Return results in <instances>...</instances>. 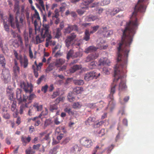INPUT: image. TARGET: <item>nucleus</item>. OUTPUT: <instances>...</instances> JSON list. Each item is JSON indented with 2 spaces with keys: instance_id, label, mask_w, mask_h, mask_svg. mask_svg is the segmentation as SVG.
Here are the masks:
<instances>
[{
  "instance_id": "obj_35",
  "label": "nucleus",
  "mask_w": 154,
  "mask_h": 154,
  "mask_svg": "<svg viewBox=\"0 0 154 154\" xmlns=\"http://www.w3.org/2000/svg\"><path fill=\"white\" fill-rule=\"evenodd\" d=\"M13 21L14 18L11 15H10L8 22L10 23L12 27L13 28H15V23Z\"/></svg>"
},
{
  "instance_id": "obj_57",
  "label": "nucleus",
  "mask_w": 154,
  "mask_h": 154,
  "mask_svg": "<svg viewBox=\"0 0 154 154\" xmlns=\"http://www.w3.org/2000/svg\"><path fill=\"white\" fill-rule=\"evenodd\" d=\"M65 31L66 33H70L72 31V27L71 26L69 25L68 27L65 29Z\"/></svg>"
},
{
  "instance_id": "obj_64",
  "label": "nucleus",
  "mask_w": 154,
  "mask_h": 154,
  "mask_svg": "<svg viewBox=\"0 0 154 154\" xmlns=\"http://www.w3.org/2000/svg\"><path fill=\"white\" fill-rule=\"evenodd\" d=\"M65 99V98L63 97H59L57 98L56 100V101L57 103H58L60 101H63Z\"/></svg>"
},
{
  "instance_id": "obj_62",
  "label": "nucleus",
  "mask_w": 154,
  "mask_h": 154,
  "mask_svg": "<svg viewBox=\"0 0 154 154\" xmlns=\"http://www.w3.org/2000/svg\"><path fill=\"white\" fill-rule=\"evenodd\" d=\"M103 72L106 74H108L109 73V70L106 67H104L103 68Z\"/></svg>"
},
{
  "instance_id": "obj_31",
  "label": "nucleus",
  "mask_w": 154,
  "mask_h": 154,
  "mask_svg": "<svg viewBox=\"0 0 154 154\" xmlns=\"http://www.w3.org/2000/svg\"><path fill=\"white\" fill-rule=\"evenodd\" d=\"M95 120V119L94 118L91 117H90L85 122V124L87 125H91Z\"/></svg>"
},
{
  "instance_id": "obj_10",
  "label": "nucleus",
  "mask_w": 154,
  "mask_h": 154,
  "mask_svg": "<svg viewBox=\"0 0 154 154\" xmlns=\"http://www.w3.org/2000/svg\"><path fill=\"white\" fill-rule=\"evenodd\" d=\"M96 73L95 72H92L87 73L85 76L84 79L86 81L92 80L96 77Z\"/></svg>"
},
{
  "instance_id": "obj_21",
  "label": "nucleus",
  "mask_w": 154,
  "mask_h": 154,
  "mask_svg": "<svg viewBox=\"0 0 154 154\" xmlns=\"http://www.w3.org/2000/svg\"><path fill=\"white\" fill-rule=\"evenodd\" d=\"M127 88V87L125 85V81L124 80H121L119 85V94L121 91L125 90Z\"/></svg>"
},
{
  "instance_id": "obj_56",
  "label": "nucleus",
  "mask_w": 154,
  "mask_h": 154,
  "mask_svg": "<svg viewBox=\"0 0 154 154\" xmlns=\"http://www.w3.org/2000/svg\"><path fill=\"white\" fill-rule=\"evenodd\" d=\"M48 86L47 85H45L42 87L41 90L44 93H45L48 89Z\"/></svg>"
},
{
  "instance_id": "obj_23",
  "label": "nucleus",
  "mask_w": 154,
  "mask_h": 154,
  "mask_svg": "<svg viewBox=\"0 0 154 154\" xmlns=\"http://www.w3.org/2000/svg\"><path fill=\"white\" fill-rule=\"evenodd\" d=\"M98 41H100V42L101 44V45H100V46H99V44L98 47H97V48H100L101 49H106L108 47V46L107 45H104L103 44H102V43H105V41L104 40L102 39L100 40V38L99 39H98Z\"/></svg>"
},
{
  "instance_id": "obj_38",
  "label": "nucleus",
  "mask_w": 154,
  "mask_h": 154,
  "mask_svg": "<svg viewBox=\"0 0 154 154\" xmlns=\"http://www.w3.org/2000/svg\"><path fill=\"white\" fill-rule=\"evenodd\" d=\"M61 29L60 28H57V30L56 33L55 35V38H59L61 36Z\"/></svg>"
},
{
  "instance_id": "obj_32",
  "label": "nucleus",
  "mask_w": 154,
  "mask_h": 154,
  "mask_svg": "<svg viewBox=\"0 0 154 154\" xmlns=\"http://www.w3.org/2000/svg\"><path fill=\"white\" fill-rule=\"evenodd\" d=\"M96 49V48L95 47L93 46H91L86 48L85 50V52L87 53H88L90 52L95 51Z\"/></svg>"
},
{
  "instance_id": "obj_41",
  "label": "nucleus",
  "mask_w": 154,
  "mask_h": 154,
  "mask_svg": "<svg viewBox=\"0 0 154 154\" xmlns=\"http://www.w3.org/2000/svg\"><path fill=\"white\" fill-rule=\"evenodd\" d=\"M105 105V104L104 102L101 101L98 103V108L97 109V110L99 109H101Z\"/></svg>"
},
{
  "instance_id": "obj_48",
  "label": "nucleus",
  "mask_w": 154,
  "mask_h": 154,
  "mask_svg": "<svg viewBox=\"0 0 154 154\" xmlns=\"http://www.w3.org/2000/svg\"><path fill=\"white\" fill-rule=\"evenodd\" d=\"M52 123L51 120L50 119H48L46 120L44 123V126L46 127L48 125L51 124Z\"/></svg>"
},
{
  "instance_id": "obj_33",
  "label": "nucleus",
  "mask_w": 154,
  "mask_h": 154,
  "mask_svg": "<svg viewBox=\"0 0 154 154\" xmlns=\"http://www.w3.org/2000/svg\"><path fill=\"white\" fill-rule=\"evenodd\" d=\"M19 2L18 1L16 0L15 4L14 6V9L15 11H17L16 14L19 13Z\"/></svg>"
},
{
  "instance_id": "obj_42",
  "label": "nucleus",
  "mask_w": 154,
  "mask_h": 154,
  "mask_svg": "<svg viewBox=\"0 0 154 154\" xmlns=\"http://www.w3.org/2000/svg\"><path fill=\"white\" fill-rule=\"evenodd\" d=\"M96 17L95 16L90 15L86 18V20L88 21H92L96 20Z\"/></svg>"
},
{
  "instance_id": "obj_30",
  "label": "nucleus",
  "mask_w": 154,
  "mask_h": 154,
  "mask_svg": "<svg viewBox=\"0 0 154 154\" xmlns=\"http://www.w3.org/2000/svg\"><path fill=\"white\" fill-rule=\"evenodd\" d=\"M33 107L35 109H36L37 111H39L42 110L43 106L42 105H39L38 103H35L33 105Z\"/></svg>"
},
{
  "instance_id": "obj_43",
  "label": "nucleus",
  "mask_w": 154,
  "mask_h": 154,
  "mask_svg": "<svg viewBox=\"0 0 154 154\" xmlns=\"http://www.w3.org/2000/svg\"><path fill=\"white\" fill-rule=\"evenodd\" d=\"M57 103H56L54 104L50 105V110L51 111H53L54 110L57 109L58 108L57 106Z\"/></svg>"
},
{
  "instance_id": "obj_46",
  "label": "nucleus",
  "mask_w": 154,
  "mask_h": 154,
  "mask_svg": "<svg viewBox=\"0 0 154 154\" xmlns=\"http://www.w3.org/2000/svg\"><path fill=\"white\" fill-rule=\"evenodd\" d=\"M120 11V10L119 8H115L113 9L112 11L111 12V14L112 15H114Z\"/></svg>"
},
{
  "instance_id": "obj_58",
  "label": "nucleus",
  "mask_w": 154,
  "mask_h": 154,
  "mask_svg": "<svg viewBox=\"0 0 154 154\" xmlns=\"http://www.w3.org/2000/svg\"><path fill=\"white\" fill-rule=\"evenodd\" d=\"M82 9H78L77 11L78 13L80 15L82 14L85 12V10H86V9L84 8L82 9Z\"/></svg>"
},
{
  "instance_id": "obj_27",
  "label": "nucleus",
  "mask_w": 154,
  "mask_h": 154,
  "mask_svg": "<svg viewBox=\"0 0 154 154\" xmlns=\"http://www.w3.org/2000/svg\"><path fill=\"white\" fill-rule=\"evenodd\" d=\"M73 91L74 92L77 94H80L83 92L84 89L82 87H76L73 89Z\"/></svg>"
},
{
  "instance_id": "obj_1",
  "label": "nucleus",
  "mask_w": 154,
  "mask_h": 154,
  "mask_svg": "<svg viewBox=\"0 0 154 154\" xmlns=\"http://www.w3.org/2000/svg\"><path fill=\"white\" fill-rule=\"evenodd\" d=\"M122 36L121 42L119 44L117 48L118 57L117 58V63L114 68V79L113 83L111 85L110 93L109 97L110 99L109 101L108 107H113L115 103L113 101V94L116 91V83L119 79L125 76L127 72L126 65L127 63L128 53L130 51V47L133 39L131 37H124Z\"/></svg>"
},
{
  "instance_id": "obj_9",
  "label": "nucleus",
  "mask_w": 154,
  "mask_h": 154,
  "mask_svg": "<svg viewBox=\"0 0 154 154\" xmlns=\"http://www.w3.org/2000/svg\"><path fill=\"white\" fill-rule=\"evenodd\" d=\"M12 35L14 38L17 37L18 40L17 42H16V41H14V43H15L16 44L17 47L19 46V44L23 45V41L21 36L20 35L18 34L17 33L12 32Z\"/></svg>"
},
{
  "instance_id": "obj_8",
  "label": "nucleus",
  "mask_w": 154,
  "mask_h": 154,
  "mask_svg": "<svg viewBox=\"0 0 154 154\" xmlns=\"http://www.w3.org/2000/svg\"><path fill=\"white\" fill-rule=\"evenodd\" d=\"M1 78L5 82L7 83L10 80L11 76L9 70L6 69H3L2 71Z\"/></svg>"
},
{
  "instance_id": "obj_5",
  "label": "nucleus",
  "mask_w": 154,
  "mask_h": 154,
  "mask_svg": "<svg viewBox=\"0 0 154 154\" xmlns=\"http://www.w3.org/2000/svg\"><path fill=\"white\" fill-rule=\"evenodd\" d=\"M79 142L82 146L86 148H90L93 144L91 140L86 137L82 138L80 140Z\"/></svg>"
},
{
  "instance_id": "obj_22",
  "label": "nucleus",
  "mask_w": 154,
  "mask_h": 154,
  "mask_svg": "<svg viewBox=\"0 0 154 154\" xmlns=\"http://www.w3.org/2000/svg\"><path fill=\"white\" fill-rule=\"evenodd\" d=\"M65 60L63 59H57L56 60L55 65L57 67H60L65 63Z\"/></svg>"
},
{
  "instance_id": "obj_63",
  "label": "nucleus",
  "mask_w": 154,
  "mask_h": 154,
  "mask_svg": "<svg viewBox=\"0 0 154 154\" xmlns=\"http://www.w3.org/2000/svg\"><path fill=\"white\" fill-rule=\"evenodd\" d=\"M41 146L40 144H38L36 145H34L32 147V148L34 149L38 150L39 149Z\"/></svg>"
},
{
  "instance_id": "obj_17",
  "label": "nucleus",
  "mask_w": 154,
  "mask_h": 154,
  "mask_svg": "<svg viewBox=\"0 0 154 154\" xmlns=\"http://www.w3.org/2000/svg\"><path fill=\"white\" fill-rule=\"evenodd\" d=\"M43 26L44 28L42 29L41 32L46 35H51L49 31V28L50 26L49 24L44 23Z\"/></svg>"
},
{
  "instance_id": "obj_53",
  "label": "nucleus",
  "mask_w": 154,
  "mask_h": 154,
  "mask_svg": "<svg viewBox=\"0 0 154 154\" xmlns=\"http://www.w3.org/2000/svg\"><path fill=\"white\" fill-rule=\"evenodd\" d=\"M3 112L2 113L3 115V117L5 119H9L10 116L9 114L6 112H5L3 110Z\"/></svg>"
},
{
  "instance_id": "obj_12",
  "label": "nucleus",
  "mask_w": 154,
  "mask_h": 154,
  "mask_svg": "<svg viewBox=\"0 0 154 154\" xmlns=\"http://www.w3.org/2000/svg\"><path fill=\"white\" fill-rule=\"evenodd\" d=\"M46 37V35L41 32L40 35H37L35 38L36 43L38 44L44 41L45 38Z\"/></svg>"
},
{
  "instance_id": "obj_44",
  "label": "nucleus",
  "mask_w": 154,
  "mask_h": 154,
  "mask_svg": "<svg viewBox=\"0 0 154 154\" xmlns=\"http://www.w3.org/2000/svg\"><path fill=\"white\" fill-rule=\"evenodd\" d=\"M0 46L2 49V50L5 52V51H7L8 48L6 45H5L3 46L2 44V41L0 40Z\"/></svg>"
},
{
  "instance_id": "obj_20",
  "label": "nucleus",
  "mask_w": 154,
  "mask_h": 154,
  "mask_svg": "<svg viewBox=\"0 0 154 154\" xmlns=\"http://www.w3.org/2000/svg\"><path fill=\"white\" fill-rule=\"evenodd\" d=\"M93 0H88L86 1H83L81 4L80 6L81 8L87 9L88 8V5L91 3L93 2Z\"/></svg>"
},
{
  "instance_id": "obj_24",
  "label": "nucleus",
  "mask_w": 154,
  "mask_h": 154,
  "mask_svg": "<svg viewBox=\"0 0 154 154\" xmlns=\"http://www.w3.org/2000/svg\"><path fill=\"white\" fill-rule=\"evenodd\" d=\"M5 65L6 60L4 56L2 54H0V65L4 68Z\"/></svg>"
},
{
  "instance_id": "obj_37",
  "label": "nucleus",
  "mask_w": 154,
  "mask_h": 154,
  "mask_svg": "<svg viewBox=\"0 0 154 154\" xmlns=\"http://www.w3.org/2000/svg\"><path fill=\"white\" fill-rule=\"evenodd\" d=\"M46 37L45 46L48 47L49 45H50V39H52V36L51 35H46Z\"/></svg>"
},
{
  "instance_id": "obj_39",
  "label": "nucleus",
  "mask_w": 154,
  "mask_h": 154,
  "mask_svg": "<svg viewBox=\"0 0 154 154\" xmlns=\"http://www.w3.org/2000/svg\"><path fill=\"white\" fill-rule=\"evenodd\" d=\"M35 113V109L33 107H30L28 111V114L29 116H31L33 115Z\"/></svg>"
},
{
  "instance_id": "obj_49",
  "label": "nucleus",
  "mask_w": 154,
  "mask_h": 154,
  "mask_svg": "<svg viewBox=\"0 0 154 154\" xmlns=\"http://www.w3.org/2000/svg\"><path fill=\"white\" fill-rule=\"evenodd\" d=\"M26 154H34L35 152L32 151L31 147H29L26 151Z\"/></svg>"
},
{
  "instance_id": "obj_4",
  "label": "nucleus",
  "mask_w": 154,
  "mask_h": 154,
  "mask_svg": "<svg viewBox=\"0 0 154 154\" xmlns=\"http://www.w3.org/2000/svg\"><path fill=\"white\" fill-rule=\"evenodd\" d=\"M22 91L20 89H17L16 92V96L19 104L25 103L28 98V97L22 94Z\"/></svg>"
},
{
  "instance_id": "obj_25",
  "label": "nucleus",
  "mask_w": 154,
  "mask_h": 154,
  "mask_svg": "<svg viewBox=\"0 0 154 154\" xmlns=\"http://www.w3.org/2000/svg\"><path fill=\"white\" fill-rule=\"evenodd\" d=\"M23 36L25 41V43L26 46H27L28 45L29 38L28 37V33L24 31L23 32Z\"/></svg>"
},
{
  "instance_id": "obj_55",
  "label": "nucleus",
  "mask_w": 154,
  "mask_h": 154,
  "mask_svg": "<svg viewBox=\"0 0 154 154\" xmlns=\"http://www.w3.org/2000/svg\"><path fill=\"white\" fill-rule=\"evenodd\" d=\"M59 11L58 9H56L54 11L55 14L54 16H52L53 18L54 17H55L56 18H58V17L59 16Z\"/></svg>"
},
{
  "instance_id": "obj_26",
  "label": "nucleus",
  "mask_w": 154,
  "mask_h": 154,
  "mask_svg": "<svg viewBox=\"0 0 154 154\" xmlns=\"http://www.w3.org/2000/svg\"><path fill=\"white\" fill-rule=\"evenodd\" d=\"M82 106L81 103L79 102H74L72 105V108L76 109H80Z\"/></svg>"
},
{
  "instance_id": "obj_34",
  "label": "nucleus",
  "mask_w": 154,
  "mask_h": 154,
  "mask_svg": "<svg viewBox=\"0 0 154 154\" xmlns=\"http://www.w3.org/2000/svg\"><path fill=\"white\" fill-rule=\"evenodd\" d=\"M81 67V66L76 65H75L70 69V71L71 73H73L76 70L79 69Z\"/></svg>"
},
{
  "instance_id": "obj_3",
  "label": "nucleus",
  "mask_w": 154,
  "mask_h": 154,
  "mask_svg": "<svg viewBox=\"0 0 154 154\" xmlns=\"http://www.w3.org/2000/svg\"><path fill=\"white\" fill-rule=\"evenodd\" d=\"M98 36L101 37V38L108 37L113 34V31L109 30L107 27H103L100 28L97 32Z\"/></svg>"
},
{
  "instance_id": "obj_13",
  "label": "nucleus",
  "mask_w": 154,
  "mask_h": 154,
  "mask_svg": "<svg viewBox=\"0 0 154 154\" xmlns=\"http://www.w3.org/2000/svg\"><path fill=\"white\" fill-rule=\"evenodd\" d=\"M16 25L19 32H20V29L25 28L26 27V23H19L18 22L17 17H16Z\"/></svg>"
},
{
  "instance_id": "obj_15",
  "label": "nucleus",
  "mask_w": 154,
  "mask_h": 154,
  "mask_svg": "<svg viewBox=\"0 0 154 154\" xmlns=\"http://www.w3.org/2000/svg\"><path fill=\"white\" fill-rule=\"evenodd\" d=\"M81 150V148L77 145H75L71 148L70 152L75 154H78Z\"/></svg>"
},
{
  "instance_id": "obj_61",
  "label": "nucleus",
  "mask_w": 154,
  "mask_h": 154,
  "mask_svg": "<svg viewBox=\"0 0 154 154\" xmlns=\"http://www.w3.org/2000/svg\"><path fill=\"white\" fill-rule=\"evenodd\" d=\"M53 69H54L53 66L52 65H50L46 69V71L47 72H49L51 71Z\"/></svg>"
},
{
  "instance_id": "obj_14",
  "label": "nucleus",
  "mask_w": 154,
  "mask_h": 154,
  "mask_svg": "<svg viewBox=\"0 0 154 154\" xmlns=\"http://www.w3.org/2000/svg\"><path fill=\"white\" fill-rule=\"evenodd\" d=\"M64 112L67 113L69 116H76L77 112L75 110H72L70 108L66 107L64 109Z\"/></svg>"
},
{
  "instance_id": "obj_60",
  "label": "nucleus",
  "mask_w": 154,
  "mask_h": 154,
  "mask_svg": "<svg viewBox=\"0 0 154 154\" xmlns=\"http://www.w3.org/2000/svg\"><path fill=\"white\" fill-rule=\"evenodd\" d=\"M32 68L34 71L35 76L37 78L38 76V73L37 72V71L38 70H36V69L35 68V66L34 65L32 66Z\"/></svg>"
},
{
  "instance_id": "obj_6",
  "label": "nucleus",
  "mask_w": 154,
  "mask_h": 154,
  "mask_svg": "<svg viewBox=\"0 0 154 154\" xmlns=\"http://www.w3.org/2000/svg\"><path fill=\"white\" fill-rule=\"evenodd\" d=\"M76 37V35L74 33H71L70 35L66 37L65 42L66 46L68 48L74 44V41Z\"/></svg>"
},
{
  "instance_id": "obj_28",
  "label": "nucleus",
  "mask_w": 154,
  "mask_h": 154,
  "mask_svg": "<svg viewBox=\"0 0 154 154\" xmlns=\"http://www.w3.org/2000/svg\"><path fill=\"white\" fill-rule=\"evenodd\" d=\"M78 56L77 55H75L72 50H70L67 53V58L69 59L70 57H76Z\"/></svg>"
},
{
  "instance_id": "obj_19",
  "label": "nucleus",
  "mask_w": 154,
  "mask_h": 154,
  "mask_svg": "<svg viewBox=\"0 0 154 154\" xmlns=\"http://www.w3.org/2000/svg\"><path fill=\"white\" fill-rule=\"evenodd\" d=\"M19 60L21 65L23 66L24 68L27 67L28 63V59L26 57L20 58Z\"/></svg>"
},
{
  "instance_id": "obj_36",
  "label": "nucleus",
  "mask_w": 154,
  "mask_h": 154,
  "mask_svg": "<svg viewBox=\"0 0 154 154\" xmlns=\"http://www.w3.org/2000/svg\"><path fill=\"white\" fill-rule=\"evenodd\" d=\"M67 97L68 100L70 102H72L75 100V98L73 96V94L72 92L69 93Z\"/></svg>"
},
{
  "instance_id": "obj_51",
  "label": "nucleus",
  "mask_w": 154,
  "mask_h": 154,
  "mask_svg": "<svg viewBox=\"0 0 154 154\" xmlns=\"http://www.w3.org/2000/svg\"><path fill=\"white\" fill-rule=\"evenodd\" d=\"M34 24L35 27V30L36 33L37 31H38L40 30L39 27L37 26V20H35L34 21Z\"/></svg>"
},
{
  "instance_id": "obj_16",
  "label": "nucleus",
  "mask_w": 154,
  "mask_h": 154,
  "mask_svg": "<svg viewBox=\"0 0 154 154\" xmlns=\"http://www.w3.org/2000/svg\"><path fill=\"white\" fill-rule=\"evenodd\" d=\"M7 93L8 95L9 99L11 100H13L14 97V93L13 89L11 87L8 86L6 90Z\"/></svg>"
},
{
  "instance_id": "obj_50",
  "label": "nucleus",
  "mask_w": 154,
  "mask_h": 154,
  "mask_svg": "<svg viewBox=\"0 0 154 154\" xmlns=\"http://www.w3.org/2000/svg\"><path fill=\"white\" fill-rule=\"evenodd\" d=\"M36 1L38 2L39 4L42 7V8L44 10H45V5L44 4V2L42 0H36Z\"/></svg>"
},
{
  "instance_id": "obj_45",
  "label": "nucleus",
  "mask_w": 154,
  "mask_h": 154,
  "mask_svg": "<svg viewBox=\"0 0 154 154\" xmlns=\"http://www.w3.org/2000/svg\"><path fill=\"white\" fill-rule=\"evenodd\" d=\"M70 140L71 138L70 137H66L63 140L62 143H61V144L63 145H65L68 143Z\"/></svg>"
},
{
  "instance_id": "obj_7",
  "label": "nucleus",
  "mask_w": 154,
  "mask_h": 154,
  "mask_svg": "<svg viewBox=\"0 0 154 154\" xmlns=\"http://www.w3.org/2000/svg\"><path fill=\"white\" fill-rule=\"evenodd\" d=\"M20 86L26 93H31L33 91V86L30 83L22 82Z\"/></svg>"
},
{
  "instance_id": "obj_47",
  "label": "nucleus",
  "mask_w": 154,
  "mask_h": 154,
  "mask_svg": "<svg viewBox=\"0 0 154 154\" xmlns=\"http://www.w3.org/2000/svg\"><path fill=\"white\" fill-rule=\"evenodd\" d=\"M95 57L94 55H89L87 57L85 61L86 62H88L91 60H93L95 59Z\"/></svg>"
},
{
  "instance_id": "obj_40",
  "label": "nucleus",
  "mask_w": 154,
  "mask_h": 154,
  "mask_svg": "<svg viewBox=\"0 0 154 154\" xmlns=\"http://www.w3.org/2000/svg\"><path fill=\"white\" fill-rule=\"evenodd\" d=\"M85 36L84 39L86 41H88L90 38V33L88 30H86L85 32Z\"/></svg>"
},
{
  "instance_id": "obj_59",
  "label": "nucleus",
  "mask_w": 154,
  "mask_h": 154,
  "mask_svg": "<svg viewBox=\"0 0 154 154\" xmlns=\"http://www.w3.org/2000/svg\"><path fill=\"white\" fill-rule=\"evenodd\" d=\"M22 141L25 142H29L31 140V137H28L26 138H24L23 137L22 138Z\"/></svg>"
},
{
  "instance_id": "obj_29",
  "label": "nucleus",
  "mask_w": 154,
  "mask_h": 154,
  "mask_svg": "<svg viewBox=\"0 0 154 154\" xmlns=\"http://www.w3.org/2000/svg\"><path fill=\"white\" fill-rule=\"evenodd\" d=\"M14 69V73L15 76H17L19 75L20 72V68L18 66H14L13 67Z\"/></svg>"
},
{
  "instance_id": "obj_18",
  "label": "nucleus",
  "mask_w": 154,
  "mask_h": 154,
  "mask_svg": "<svg viewBox=\"0 0 154 154\" xmlns=\"http://www.w3.org/2000/svg\"><path fill=\"white\" fill-rule=\"evenodd\" d=\"M110 63V61L106 58H102L99 61L98 65L101 66L102 65H109Z\"/></svg>"
},
{
  "instance_id": "obj_54",
  "label": "nucleus",
  "mask_w": 154,
  "mask_h": 154,
  "mask_svg": "<svg viewBox=\"0 0 154 154\" xmlns=\"http://www.w3.org/2000/svg\"><path fill=\"white\" fill-rule=\"evenodd\" d=\"M75 83L76 85H82L84 84V82L83 80H76L75 81Z\"/></svg>"
},
{
  "instance_id": "obj_11",
  "label": "nucleus",
  "mask_w": 154,
  "mask_h": 154,
  "mask_svg": "<svg viewBox=\"0 0 154 154\" xmlns=\"http://www.w3.org/2000/svg\"><path fill=\"white\" fill-rule=\"evenodd\" d=\"M48 113V110L46 108H45V110L43 111L39 115V116H35L33 118L30 119H29L28 121H30L31 120H32L33 121H34L36 119H38L41 118V119H42V118L41 117L42 116H45L47 115Z\"/></svg>"
},
{
  "instance_id": "obj_52",
  "label": "nucleus",
  "mask_w": 154,
  "mask_h": 154,
  "mask_svg": "<svg viewBox=\"0 0 154 154\" xmlns=\"http://www.w3.org/2000/svg\"><path fill=\"white\" fill-rule=\"evenodd\" d=\"M33 16L34 17L37 18V20H40L39 14L36 10H35V14H34Z\"/></svg>"
},
{
  "instance_id": "obj_2",
  "label": "nucleus",
  "mask_w": 154,
  "mask_h": 154,
  "mask_svg": "<svg viewBox=\"0 0 154 154\" xmlns=\"http://www.w3.org/2000/svg\"><path fill=\"white\" fill-rule=\"evenodd\" d=\"M147 1V0H138L137 3L134 7V11L132 13L129 22L127 23L125 29L123 31L122 35L123 37H131L133 38L139 24L136 17L137 12L138 11L143 12L145 11L146 8L144 3Z\"/></svg>"
}]
</instances>
